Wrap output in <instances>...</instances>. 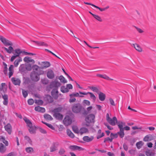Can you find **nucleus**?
Returning a JSON list of instances; mask_svg holds the SVG:
<instances>
[{"instance_id": "obj_46", "label": "nucleus", "mask_w": 156, "mask_h": 156, "mask_svg": "<svg viewBox=\"0 0 156 156\" xmlns=\"http://www.w3.org/2000/svg\"><path fill=\"white\" fill-rule=\"evenodd\" d=\"M80 148V147L75 145L70 146L69 147V148L70 149L73 150H78Z\"/></svg>"}, {"instance_id": "obj_44", "label": "nucleus", "mask_w": 156, "mask_h": 156, "mask_svg": "<svg viewBox=\"0 0 156 156\" xmlns=\"http://www.w3.org/2000/svg\"><path fill=\"white\" fill-rule=\"evenodd\" d=\"M79 93H73L72 94H71L69 95V96H74L76 97H83V96L82 95H80Z\"/></svg>"}, {"instance_id": "obj_24", "label": "nucleus", "mask_w": 156, "mask_h": 156, "mask_svg": "<svg viewBox=\"0 0 156 156\" xmlns=\"http://www.w3.org/2000/svg\"><path fill=\"white\" fill-rule=\"evenodd\" d=\"M3 98L4 99L3 104L5 105H7L8 104V97L6 95H4L3 96Z\"/></svg>"}, {"instance_id": "obj_41", "label": "nucleus", "mask_w": 156, "mask_h": 156, "mask_svg": "<svg viewBox=\"0 0 156 156\" xmlns=\"http://www.w3.org/2000/svg\"><path fill=\"white\" fill-rule=\"evenodd\" d=\"M25 140L30 145L32 144V142L31 139L28 136H25L24 137Z\"/></svg>"}, {"instance_id": "obj_55", "label": "nucleus", "mask_w": 156, "mask_h": 156, "mask_svg": "<svg viewBox=\"0 0 156 156\" xmlns=\"http://www.w3.org/2000/svg\"><path fill=\"white\" fill-rule=\"evenodd\" d=\"M74 97V96H70V99L69 100V102L70 103L74 102L76 101V99Z\"/></svg>"}, {"instance_id": "obj_35", "label": "nucleus", "mask_w": 156, "mask_h": 156, "mask_svg": "<svg viewBox=\"0 0 156 156\" xmlns=\"http://www.w3.org/2000/svg\"><path fill=\"white\" fill-rule=\"evenodd\" d=\"M72 129L74 133L79 134V130L77 126H73L72 127Z\"/></svg>"}, {"instance_id": "obj_18", "label": "nucleus", "mask_w": 156, "mask_h": 156, "mask_svg": "<svg viewBox=\"0 0 156 156\" xmlns=\"http://www.w3.org/2000/svg\"><path fill=\"white\" fill-rule=\"evenodd\" d=\"M13 68L14 66L13 65H11L9 68V78H10L13 75Z\"/></svg>"}, {"instance_id": "obj_30", "label": "nucleus", "mask_w": 156, "mask_h": 156, "mask_svg": "<svg viewBox=\"0 0 156 156\" xmlns=\"http://www.w3.org/2000/svg\"><path fill=\"white\" fill-rule=\"evenodd\" d=\"M66 132L67 135L69 137L72 138H73L74 137V134L70 129H67L66 130Z\"/></svg>"}, {"instance_id": "obj_25", "label": "nucleus", "mask_w": 156, "mask_h": 156, "mask_svg": "<svg viewBox=\"0 0 156 156\" xmlns=\"http://www.w3.org/2000/svg\"><path fill=\"white\" fill-rule=\"evenodd\" d=\"M22 61V58L21 57H19L14 62V66L16 67H17L19 65V63Z\"/></svg>"}, {"instance_id": "obj_64", "label": "nucleus", "mask_w": 156, "mask_h": 156, "mask_svg": "<svg viewBox=\"0 0 156 156\" xmlns=\"http://www.w3.org/2000/svg\"><path fill=\"white\" fill-rule=\"evenodd\" d=\"M36 103H37L39 105H41L43 104V102L42 100H38L36 101Z\"/></svg>"}, {"instance_id": "obj_14", "label": "nucleus", "mask_w": 156, "mask_h": 156, "mask_svg": "<svg viewBox=\"0 0 156 156\" xmlns=\"http://www.w3.org/2000/svg\"><path fill=\"white\" fill-rule=\"evenodd\" d=\"M94 139V137L93 136L90 137L88 136H85L83 137V140L86 142H89L92 141Z\"/></svg>"}, {"instance_id": "obj_28", "label": "nucleus", "mask_w": 156, "mask_h": 156, "mask_svg": "<svg viewBox=\"0 0 156 156\" xmlns=\"http://www.w3.org/2000/svg\"><path fill=\"white\" fill-rule=\"evenodd\" d=\"M6 148L2 143L0 144V152L2 153H4L6 151Z\"/></svg>"}, {"instance_id": "obj_8", "label": "nucleus", "mask_w": 156, "mask_h": 156, "mask_svg": "<svg viewBox=\"0 0 156 156\" xmlns=\"http://www.w3.org/2000/svg\"><path fill=\"white\" fill-rule=\"evenodd\" d=\"M107 122L111 125L114 126L117 122V120L115 117H114L112 119L111 118L107 121Z\"/></svg>"}, {"instance_id": "obj_59", "label": "nucleus", "mask_w": 156, "mask_h": 156, "mask_svg": "<svg viewBox=\"0 0 156 156\" xmlns=\"http://www.w3.org/2000/svg\"><path fill=\"white\" fill-rule=\"evenodd\" d=\"M62 110V109L61 108H58L55 109L53 110V112L55 113L57 112H60Z\"/></svg>"}, {"instance_id": "obj_51", "label": "nucleus", "mask_w": 156, "mask_h": 156, "mask_svg": "<svg viewBox=\"0 0 156 156\" xmlns=\"http://www.w3.org/2000/svg\"><path fill=\"white\" fill-rule=\"evenodd\" d=\"M42 122L44 124H45L48 127H49V128H50L51 129H52V130H54L55 129V128L51 124H48V123H47L46 122H43V121H42Z\"/></svg>"}, {"instance_id": "obj_54", "label": "nucleus", "mask_w": 156, "mask_h": 156, "mask_svg": "<svg viewBox=\"0 0 156 156\" xmlns=\"http://www.w3.org/2000/svg\"><path fill=\"white\" fill-rule=\"evenodd\" d=\"M118 134L117 133H111L110 136L113 139L115 138H116L118 137Z\"/></svg>"}, {"instance_id": "obj_43", "label": "nucleus", "mask_w": 156, "mask_h": 156, "mask_svg": "<svg viewBox=\"0 0 156 156\" xmlns=\"http://www.w3.org/2000/svg\"><path fill=\"white\" fill-rule=\"evenodd\" d=\"M151 136L150 135L146 136L144 138L143 140L144 141H148L151 140Z\"/></svg>"}, {"instance_id": "obj_11", "label": "nucleus", "mask_w": 156, "mask_h": 156, "mask_svg": "<svg viewBox=\"0 0 156 156\" xmlns=\"http://www.w3.org/2000/svg\"><path fill=\"white\" fill-rule=\"evenodd\" d=\"M47 75V77L50 79H53L55 76V74L53 71L51 69H49L48 70Z\"/></svg>"}, {"instance_id": "obj_21", "label": "nucleus", "mask_w": 156, "mask_h": 156, "mask_svg": "<svg viewBox=\"0 0 156 156\" xmlns=\"http://www.w3.org/2000/svg\"><path fill=\"white\" fill-rule=\"evenodd\" d=\"M35 110L36 111L41 112L43 113L45 112V109L44 108L39 106L35 107Z\"/></svg>"}, {"instance_id": "obj_61", "label": "nucleus", "mask_w": 156, "mask_h": 156, "mask_svg": "<svg viewBox=\"0 0 156 156\" xmlns=\"http://www.w3.org/2000/svg\"><path fill=\"white\" fill-rule=\"evenodd\" d=\"M104 124L107 127L108 129L109 130H112L113 129V128L108 125V124L106 123H104Z\"/></svg>"}, {"instance_id": "obj_20", "label": "nucleus", "mask_w": 156, "mask_h": 156, "mask_svg": "<svg viewBox=\"0 0 156 156\" xmlns=\"http://www.w3.org/2000/svg\"><path fill=\"white\" fill-rule=\"evenodd\" d=\"M23 61L27 63L31 62L33 63H34L35 62V61L33 59L27 56L26 57L24 58Z\"/></svg>"}, {"instance_id": "obj_3", "label": "nucleus", "mask_w": 156, "mask_h": 156, "mask_svg": "<svg viewBox=\"0 0 156 156\" xmlns=\"http://www.w3.org/2000/svg\"><path fill=\"white\" fill-rule=\"evenodd\" d=\"M0 40L5 46L12 45V44L11 42L7 40L2 36H0Z\"/></svg>"}, {"instance_id": "obj_42", "label": "nucleus", "mask_w": 156, "mask_h": 156, "mask_svg": "<svg viewBox=\"0 0 156 156\" xmlns=\"http://www.w3.org/2000/svg\"><path fill=\"white\" fill-rule=\"evenodd\" d=\"M93 16L95 19L99 22H102V21L101 18L98 15H93Z\"/></svg>"}, {"instance_id": "obj_2", "label": "nucleus", "mask_w": 156, "mask_h": 156, "mask_svg": "<svg viewBox=\"0 0 156 156\" xmlns=\"http://www.w3.org/2000/svg\"><path fill=\"white\" fill-rule=\"evenodd\" d=\"M34 72L32 71L31 73L30 77L32 80L34 81H37L40 79L39 76L43 73V72Z\"/></svg>"}, {"instance_id": "obj_63", "label": "nucleus", "mask_w": 156, "mask_h": 156, "mask_svg": "<svg viewBox=\"0 0 156 156\" xmlns=\"http://www.w3.org/2000/svg\"><path fill=\"white\" fill-rule=\"evenodd\" d=\"M42 83L44 84H47L48 83V81L45 79H43L41 80Z\"/></svg>"}, {"instance_id": "obj_36", "label": "nucleus", "mask_w": 156, "mask_h": 156, "mask_svg": "<svg viewBox=\"0 0 156 156\" xmlns=\"http://www.w3.org/2000/svg\"><path fill=\"white\" fill-rule=\"evenodd\" d=\"M33 71H34V72H40L41 73H42V72H39L38 71V69L39 68V67L37 65H34L33 66Z\"/></svg>"}, {"instance_id": "obj_31", "label": "nucleus", "mask_w": 156, "mask_h": 156, "mask_svg": "<svg viewBox=\"0 0 156 156\" xmlns=\"http://www.w3.org/2000/svg\"><path fill=\"white\" fill-rule=\"evenodd\" d=\"M145 154L147 156H154L155 153L152 151L149 150L146 151Z\"/></svg>"}, {"instance_id": "obj_53", "label": "nucleus", "mask_w": 156, "mask_h": 156, "mask_svg": "<svg viewBox=\"0 0 156 156\" xmlns=\"http://www.w3.org/2000/svg\"><path fill=\"white\" fill-rule=\"evenodd\" d=\"M26 69L28 71H30L32 69V67L31 65L30 64H27L25 65Z\"/></svg>"}, {"instance_id": "obj_10", "label": "nucleus", "mask_w": 156, "mask_h": 156, "mask_svg": "<svg viewBox=\"0 0 156 156\" xmlns=\"http://www.w3.org/2000/svg\"><path fill=\"white\" fill-rule=\"evenodd\" d=\"M40 65L41 66V68L42 69L47 68L50 67L51 66L50 63L48 62H42Z\"/></svg>"}, {"instance_id": "obj_33", "label": "nucleus", "mask_w": 156, "mask_h": 156, "mask_svg": "<svg viewBox=\"0 0 156 156\" xmlns=\"http://www.w3.org/2000/svg\"><path fill=\"white\" fill-rule=\"evenodd\" d=\"M3 48L9 53H11L13 50V48L11 46H9L8 48L5 47H4Z\"/></svg>"}, {"instance_id": "obj_7", "label": "nucleus", "mask_w": 156, "mask_h": 156, "mask_svg": "<svg viewBox=\"0 0 156 156\" xmlns=\"http://www.w3.org/2000/svg\"><path fill=\"white\" fill-rule=\"evenodd\" d=\"M61 85L60 83L57 81H54L51 82L50 85V87L51 88H55V89L57 88Z\"/></svg>"}, {"instance_id": "obj_29", "label": "nucleus", "mask_w": 156, "mask_h": 156, "mask_svg": "<svg viewBox=\"0 0 156 156\" xmlns=\"http://www.w3.org/2000/svg\"><path fill=\"white\" fill-rule=\"evenodd\" d=\"M133 46L135 49L138 51L139 52H141L142 51V48L138 44H133Z\"/></svg>"}, {"instance_id": "obj_23", "label": "nucleus", "mask_w": 156, "mask_h": 156, "mask_svg": "<svg viewBox=\"0 0 156 156\" xmlns=\"http://www.w3.org/2000/svg\"><path fill=\"white\" fill-rule=\"evenodd\" d=\"M26 70V66L24 64L21 65L19 67V70L21 73L24 72Z\"/></svg>"}, {"instance_id": "obj_26", "label": "nucleus", "mask_w": 156, "mask_h": 156, "mask_svg": "<svg viewBox=\"0 0 156 156\" xmlns=\"http://www.w3.org/2000/svg\"><path fill=\"white\" fill-rule=\"evenodd\" d=\"M120 129H123V126L125 125V123L122 121H119L116 123Z\"/></svg>"}, {"instance_id": "obj_22", "label": "nucleus", "mask_w": 156, "mask_h": 156, "mask_svg": "<svg viewBox=\"0 0 156 156\" xmlns=\"http://www.w3.org/2000/svg\"><path fill=\"white\" fill-rule=\"evenodd\" d=\"M53 116L56 119H62L63 118V116L62 115L57 112L54 113V114Z\"/></svg>"}, {"instance_id": "obj_1", "label": "nucleus", "mask_w": 156, "mask_h": 156, "mask_svg": "<svg viewBox=\"0 0 156 156\" xmlns=\"http://www.w3.org/2000/svg\"><path fill=\"white\" fill-rule=\"evenodd\" d=\"M95 115L93 114H90L86 116L85 118V125L89 126L93 125L95 122Z\"/></svg>"}, {"instance_id": "obj_17", "label": "nucleus", "mask_w": 156, "mask_h": 156, "mask_svg": "<svg viewBox=\"0 0 156 156\" xmlns=\"http://www.w3.org/2000/svg\"><path fill=\"white\" fill-rule=\"evenodd\" d=\"M97 76L99 77L100 78H101L107 80H113V79L110 78L108 76H107L106 75L104 74H97Z\"/></svg>"}, {"instance_id": "obj_16", "label": "nucleus", "mask_w": 156, "mask_h": 156, "mask_svg": "<svg viewBox=\"0 0 156 156\" xmlns=\"http://www.w3.org/2000/svg\"><path fill=\"white\" fill-rule=\"evenodd\" d=\"M58 145V143H53L50 147V151L53 152L57 150Z\"/></svg>"}, {"instance_id": "obj_6", "label": "nucleus", "mask_w": 156, "mask_h": 156, "mask_svg": "<svg viewBox=\"0 0 156 156\" xmlns=\"http://www.w3.org/2000/svg\"><path fill=\"white\" fill-rule=\"evenodd\" d=\"M79 93L81 94H83L84 95H87L88 94H89L90 98L92 99L93 102H94L96 100V97L92 93L90 92H83L81 91H79Z\"/></svg>"}, {"instance_id": "obj_47", "label": "nucleus", "mask_w": 156, "mask_h": 156, "mask_svg": "<svg viewBox=\"0 0 156 156\" xmlns=\"http://www.w3.org/2000/svg\"><path fill=\"white\" fill-rule=\"evenodd\" d=\"M90 89L94 92L97 93L99 92V90L97 87H90Z\"/></svg>"}, {"instance_id": "obj_13", "label": "nucleus", "mask_w": 156, "mask_h": 156, "mask_svg": "<svg viewBox=\"0 0 156 156\" xmlns=\"http://www.w3.org/2000/svg\"><path fill=\"white\" fill-rule=\"evenodd\" d=\"M51 95L54 98L57 99L58 97V92L56 89H53L51 92Z\"/></svg>"}, {"instance_id": "obj_34", "label": "nucleus", "mask_w": 156, "mask_h": 156, "mask_svg": "<svg viewBox=\"0 0 156 156\" xmlns=\"http://www.w3.org/2000/svg\"><path fill=\"white\" fill-rule=\"evenodd\" d=\"M35 42L36 44L38 46H47V44L43 42L36 41Z\"/></svg>"}, {"instance_id": "obj_38", "label": "nucleus", "mask_w": 156, "mask_h": 156, "mask_svg": "<svg viewBox=\"0 0 156 156\" xmlns=\"http://www.w3.org/2000/svg\"><path fill=\"white\" fill-rule=\"evenodd\" d=\"M58 79L61 82L63 83H66L67 82V80L65 79V78L62 76H60Z\"/></svg>"}, {"instance_id": "obj_62", "label": "nucleus", "mask_w": 156, "mask_h": 156, "mask_svg": "<svg viewBox=\"0 0 156 156\" xmlns=\"http://www.w3.org/2000/svg\"><path fill=\"white\" fill-rule=\"evenodd\" d=\"M113 139H112V137H111L110 138L109 137H108L107 138H105V140H104V142H105L106 141H109L110 142H111L112 141Z\"/></svg>"}, {"instance_id": "obj_32", "label": "nucleus", "mask_w": 156, "mask_h": 156, "mask_svg": "<svg viewBox=\"0 0 156 156\" xmlns=\"http://www.w3.org/2000/svg\"><path fill=\"white\" fill-rule=\"evenodd\" d=\"M61 91L63 93H65L68 92L69 90L67 87H66L65 86H62L61 87Z\"/></svg>"}, {"instance_id": "obj_45", "label": "nucleus", "mask_w": 156, "mask_h": 156, "mask_svg": "<svg viewBox=\"0 0 156 156\" xmlns=\"http://www.w3.org/2000/svg\"><path fill=\"white\" fill-rule=\"evenodd\" d=\"M26 151L28 153H31L34 151V149L31 147H27L25 149Z\"/></svg>"}, {"instance_id": "obj_50", "label": "nucleus", "mask_w": 156, "mask_h": 156, "mask_svg": "<svg viewBox=\"0 0 156 156\" xmlns=\"http://www.w3.org/2000/svg\"><path fill=\"white\" fill-rule=\"evenodd\" d=\"M95 8L99 9L100 10V11H101L103 12V11H105L107 9L109 8V7L107 6L105 8H100L99 7H98L97 6L95 5Z\"/></svg>"}, {"instance_id": "obj_27", "label": "nucleus", "mask_w": 156, "mask_h": 156, "mask_svg": "<svg viewBox=\"0 0 156 156\" xmlns=\"http://www.w3.org/2000/svg\"><path fill=\"white\" fill-rule=\"evenodd\" d=\"M23 119L26 123L27 124V126L29 127H32V124L30 121L27 119L26 117H24Z\"/></svg>"}, {"instance_id": "obj_60", "label": "nucleus", "mask_w": 156, "mask_h": 156, "mask_svg": "<svg viewBox=\"0 0 156 156\" xmlns=\"http://www.w3.org/2000/svg\"><path fill=\"white\" fill-rule=\"evenodd\" d=\"M34 101L33 99H30L28 100V104L30 105H32L34 103Z\"/></svg>"}, {"instance_id": "obj_19", "label": "nucleus", "mask_w": 156, "mask_h": 156, "mask_svg": "<svg viewBox=\"0 0 156 156\" xmlns=\"http://www.w3.org/2000/svg\"><path fill=\"white\" fill-rule=\"evenodd\" d=\"M99 100L101 101H104L106 98V96L105 94L101 92H100L99 94Z\"/></svg>"}, {"instance_id": "obj_15", "label": "nucleus", "mask_w": 156, "mask_h": 156, "mask_svg": "<svg viewBox=\"0 0 156 156\" xmlns=\"http://www.w3.org/2000/svg\"><path fill=\"white\" fill-rule=\"evenodd\" d=\"M88 132V129L85 127H82L79 129V134L82 135L83 134L86 133Z\"/></svg>"}, {"instance_id": "obj_58", "label": "nucleus", "mask_w": 156, "mask_h": 156, "mask_svg": "<svg viewBox=\"0 0 156 156\" xmlns=\"http://www.w3.org/2000/svg\"><path fill=\"white\" fill-rule=\"evenodd\" d=\"M83 104H86L88 106L90 105V101L87 100H84L83 101Z\"/></svg>"}, {"instance_id": "obj_4", "label": "nucleus", "mask_w": 156, "mask_h": 156, "mask_svg": "<svg viewBox=\"0 0 156 156\" xmlns=\"http://www.w3.org/2000/svg\"><path fill=\"white\" fill-rule=\"evenodd\" d=\"M81 108V106L80 104H76L73 106L72 110L74 112L78 113L80 112Z\"/></svg>"}, {"instance_id": "obj_37", "label": "nucleus", "mask_w": 156, "mask_h": 156, "mask_svg": "<svg viewBox=\"0 0 156 156\" xmlns=\"http://www.w3.org/2000/svg\"><path fill=\"white\" fill-rule=\"evenodd\" d=\"M46 98L48 103H50L53 101V98L50 95L47 96Z\"/></svg>"}, {"instance_id": "obj_56", "label": "nucleus", "mask_w": 156, "mask_h": 156, "mask_svg": "<svg viewBox=\"0 0 156 156\" xmlns=\"http://www.w3.org/2000/svg\"><path fill=\"white\" fill-rule=\"evenodd\" d=\"M23 95L24 98H26L28 95V93L27 91L23 89L22 90Z\"/></svg>"}, {"instance_id": "obj_12", "label": "nucleus", "mask_w": 156, "mask_h": 156, "mask_svg": "<svg viewBox=\"0 0 156 156\" xmlns=\"http://www.w3.org/2000/svg\"><path fill=\"white\" fill-rule=\"evenodd\" d=\"M4 128L5 130L10 134L12 132V127L11 124L10 123L7 124L5 126Z\"/></svg>"}, {"instance_id": "obj_49", "label": "nucleus", "mask_w": 156, "mask_h": 156, "mask_svg": "<svg viewBox=\"0 0 156 156\" xmlns=\"http://www.w3.org/2000/svg\"><path fill=\"white\" fill-rule=\"evenodd\" d=\"M143 145V142L142 141H139L136 144V146L138 149L140 148Z\"/></svg>"}, {"instance_id": "obj_48", "label": "nucleus", "mask_w": 156, "mask_h": 156, "mask_svg": "<svg viewBox=\"0 0 156 156\" xmlns=\"http://www.w3.org/2000/svg\"><path fill=\"white\" fill-rule=\"evenodd\" d=\"M0 140L6 146H8V142L7 141L5 140L4 138L2 137L0 139Z\"/></svg>"}, {"instance_id": "obj_5", "label": "nucleus", "mask_w": 156, "mask_h": 156, "mask_svg": "<svg viewBox=\"0 0 156 156\" xmlns=\"http://www.w3.org/2000/svg\"><path fill=\"white\" fill-rule=\"evenodd\" d=\"M72 122V119L68 115H66L63 120V124L66 126L71 124Z\"/></svg>"}, {"instance_id": "obj_39", "label": "nucleus", "mask_w": 156, "mask_h": 156, "mask_svg": "<svg viewBox=\"0 0 156 156\" xmlns=\"http://www.w3.org/2000/svg\"><path fill=\"white\" fill-rule=\"evenodd\" d=\"M44 118L47 120H51L53 119L49 115L45 114L44 115Z\"/></svg>"}, {"instance_id": "obj_9", "label": "nucleus", "mask_w": 156, "mask_h": 156, "mask_svg": "<svg viewBox=\"0 0 156 156\" xmlns=\"http://www.w3.org/2000/svg\"><path fill=\"white\" fill-rule=\"evenodd\" d=\"M11 81L12 83L15 85H19L21 83L20 80L16 77H12L11 78Z\"/></svg>"}, {"instance_id": "obj_52", "label": "nucleus", "mask_w": 156, "mask_h": 156, "mask_svg": "<svg viewBox=\"0 0 156 156\" xmlns=\"http://www.w3.org/2000/svg\"><path fill=\"white\" fill-rule=\"evenodd\" d=\"M15 55L17 56H19L20 54L21 53V51L20 49H16L15 51Z\"/></svg>"}, {"instance_id": "obj_57", "label": "nucleus", "mask_w": 156, "mask_h": 156, "mask_svg": "<svg viewBox=\"0 0 156 156\" xmlns=\"http://www.w3.org/2000/svg\"><path fill=\"white\" fill-rule=\"evenodd\" d=\"M29 130L30 133H34L35 132V130L33 128V127H29Z\"/></svg>"}, {"instance_id": "obj_40", "label": "nucleus", "mask_w": 156, "mask_h": 156, "mask_svg": "<svg viewBox=\"0 0 156 156\" xmlns=\"http://www.w3.org/2000/svg\"><path fill=\"white\" fill-rule=\"evenodd\" d=\"M118 134H119L120 136V137L121 138L123 137L124 135V129H120V131L118 132L117 133Z\"/></svg>"}]
</instances>
